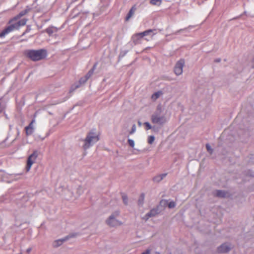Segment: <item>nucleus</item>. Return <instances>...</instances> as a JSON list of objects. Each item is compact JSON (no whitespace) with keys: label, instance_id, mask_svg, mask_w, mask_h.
Returning <instances> with one entry per match:
<instances>
[{"label":"nucleus","instance_id":"nucleus-2","mask_svg":"<svg viewBox=\"0 0 254 254\" xmlns=\"http://www.w3.org/2000/svg\"><path fill=\"white\" fill-rule=\"evenodd\" d=\"M99 140L98 135L95 132L94 130L89 131L86 135L85 139H83L84 143L82 147L84 150L89 149L92 146Z\"/></svg>","mask_w":254,"mask_h":254},{"label":"nucleus","instance_id":"nucleus-39","mask_svg":"<svg viewBox=\"0 0 254 254\" xmlns=\"http://www.w3.org/2000/svg\"><path fill=\"white\" fill-rule=\"evenodd\" d=\"M31 248H28V249H27L26 251H27V252L28 253H30L31 252Z\"/></svg>","mask_w":254,"mask_h":254},{"label":"nucleus","instance_id":"nucleus-1","mask_svg":"<svg viewBox=\"0 0 254 254\" xmlns=\"http://www.w3.org/2000/svg\"><path fill=\"white\" fill-rule=\"evenodd\" d=\"M25 55L33 62L41 61L47 56V51L44 49L38 50L29 49L24 52Z\"/></svg>","mask_w":254,"mask_h":254},{"label":"nucleus","instance_id":"nucleus-11","mask_svg":"<svg viewBox=\"0 0 254 254\" xmlns=\"http://www.w3.org/2000/svg\"><path fill=\"white\" fill-rule=\"evenodd\" d=\"M231 250L230 246L228 244H223L218 248L219 253H227Z\"/></svg>","mask_w":254,"mask_h":254},{"label":"nucleus","instance_id":"nucleus-20","mask_svg":"<svg viewBox=\"0 0 254 254\" xmlns=\"http://www.w3.org/2000/svg\"><path fill=\"white\" fill-rule=\"evenodd\" d=\"M144 194L143 193H142L140 196H139L138 200V205L139 206H142L144 202Z\"/></svg>","mask_w":254,"mask_h":254},{"label":"nucleus","instance_id":"nucleus-16","mask_svg":"<svg viewBox=\"0 0 254 254\" xmlns=\"http://www.w3.org/2000/svg\"><path fill=\"white\" fill-rule=\"evenodd\" d=\"M10 32H11V31L8 26H7L1 32H0V38H3L5 37L6 35L8 34Z\"/></svg>","mask_w":254,"mask_h":254},{"label":"nucleus","instance_id":"nucleus-5","mask_svg":"<svg viewBox=\"0 0 254 254\" xmlns=\"http://www.w3.org/2000/svg\"><path fill=\"white\" fill-rule=\"evenodd\" d=\"M27 21V18H23L18 21H17V20H13L12 18L8 21L9 25L8 26L11 32H12L15 30H18L21 26H24L26 24Z\"/></svg>","mask_w":254,"mask_h":254},{"label":"nucleus","instance_id":"nucleus-9","mask_svg":"<svg viewBox=\"0 0 254 254\" xmlns=\"http://www.w3.org/2000/svg\"><path fill=\"white\" fill-rule=\"evenodd\" d=\"M159 213L158 207L152 209L149 212L147 213L143 217L145 221L149 219V218L156 216Z\"/></svg>","mask_w":254,"mask_h":254},{"label":"nucleus","instance_id":"nucleus-14","mask_svg":"<svg viewBox=\"0 0 254 254\" xmlns=\"http://www.w3.org/2000/svg\"><path fill=\"white\" fill-rule=\"evenodd\" d=\"M28 11V9H26L20 11L17 15L13 18V20H17L18 19H20L21 17L27 13Z\"/></svg>","mask_w":254,"mask_h":254},{"label":"nucleus","instance_id":"nucleus-3","mask_svg":"<svg viewBox=\"0 0 254 254\" xmlns=\"http://www.w3.org/2000/svg\"><path fill=\"white\" fill-rule=\"evenodd\" d=\"M162 111L161 105L157 106L156 111L151 117V121L152 123L162 126L167 122L165 115L162 114Z\"/></svg>","mask_w":254,"mask_h":254},{"label":"nucleus","instance_id":"nucleus-18","mask_svg":"<svg viewBox=\"0 0 254 254\" xmlns=\"http://www.w3.org/2000/svg\"><path fill=\"white\" fill-rule=\"evenodd\" d=\"M214 194L219 197H224L226 195V192L223 190H217L215 191Z\"/></svg>","mask_w":254,"mask_h":254},{"label":"nucleus","instance_id":"nucleus-36","mask_svg":"<svg viewBox=\"0 0 254 254\" xmlns=\"http://www.w3.org/2000/svg\"><path fill=\"white\" fill-rule=\"evenodd\" d=\"M186 29H180L178 31H177L175 33V34H178L179 33H180L182 31H185Z\"/></svg>","mask_w":254,"mask_h":254},{"label":"nucleus","instance_id":"nucleus-40","mask_svg":"<svg viewBox=\"0 0 254 254\" xmlns=\"http://www.w3.org/2000/svg\"><path fill=\"white\" fill-rule=\"evenodd\" d=\"M138 125L139 126H141V123L140 121H138Z\"/></svg>","mask_w":254,"mask_h":254},{"label":"nucleus","instance_id":"nucleus-15","mask_svg":"<svg viewBox=\"0 0 254 254\" xmlns=\"http://www.w3.org/2000/svg\"><path fill=\"white\" fill-rule=\"evenodd\" d=\"M64 244V238H61L58 240H55L53 243V247L54 248H58L59 247L62 246Z\"/></svg>","mask_w":254,"mask_h":254},{"label":"nucleus","instance_id":"nucleus-17","mask_svg":"<svg viewBox=\"0 0 254 254\" xmlns=\"http://www.w3.org/2000/svg\"><path fill=\"white\" fill-rule=\"evenodd\" d=\"M135 9H136V8H135V6H132L130 8V9L129 10V12H128V13L126 17V20L127 21L128 20L130 19V18L133 15Z\"/></svg>","mask_w":254,"mask_h":254},{"label":"nucleus","instance_id":"nucleus-13","mask_svg":"<svg viewBox=\"0 0 254 254\" xmlns=\"http://www.w3.org/2000/svg\"><path fill=\"white\" fill-rule=\"evenodd\" d=\"M167 173H164L156 176L153 178V181L154 182L159 183L167 176Z\"/></svg>","mask_w":254,"mask_h":254},{"label":"nucleus","instance_id":"nucleus-10","mask_svg":"<svg viewBox=\"0 0 254 254\" xmlns=\"http://www.w3.org/2000/svg\"><path fill=\"white\" fill-rule=\"evenodd\" d=\"M35 121L34 119L32 120L28 126L25 127V133L27 136L31 135L34 131V127L33 124Z\"/></svg>","mask_w":254,"mask_h":254},{"label":"nucleus","instance_id":"nucleus-12","mask_svg":"<svg viewBox=\"0 0 254 254\" xmlns=\"http://www.w3.org/2000/svg\"><path fill=\"white\" fill-rule=\"evenodd\" d=\"M64 194H65V197H64V198L67 200H71L73 196V193L72 191H71L68 188L65 190H64Z\"/></svg>","mask_w":254,"mask_h":254},{"label":"nucleus","instance_id":"nucleus-7","mask_svg":"<svg viewBox=\"0 0 254 254\" xmlns=\"http://www.w3.org/2000/svg\"><path fill=\"white\" fill-rule=\"evenodd\" d=\"M38 155V151L35 150L28 157L26 167L27 171H29L30 170L32 165L35 162Z\"/></svg>","mask_w":254,"mask_h":254},{"label":"nucleus","instance_id":"nucleus-41","mask_svg":"<svg viewBox=\"0 0 254 254\" xmlns=\"http://www.w3.org/2000/svg\"><path fill=\"white\" fill-rule=\"evenodd\" d=\"M29 30H30V29H28L27 28V30H26L25 32H24V33H23V34H25V33H26V32H28L29 31Z\"/></svg>","mask_w":254,"mask_h":254},{"label":"nucleus","instance_id":"nucleus-8","mask_svg":"<svg viewBox=\"0 0 254 254\" xmlns=\"http://www.w3.org/2000/svg\"><path fill=\"white\" fill-rule=\"evenodd\" d=\"M184 64L185 61L183 59L180 60L176 63L174 67V72L177 75H180L182 74Z\"/></svg>","mask_w":254,"mask_h":254},{"label":"nucleus","instance_id":"nucleus-22","mask_svg":"<svg viewBox=\"0 0 254 254\" xmlns=\"http://www.w3.org/2000/svg\"><path fill=\"white\" fill-rule=\"evenodd\" d=\"M161 0H150V3L154 5H159L161 3Z\"/></svg>","mask_w":254,"mask_h":254},{"label":"nucleus","instance_id":"nucleus-33","mask_svg":"<svg viewBox=\"0 0 254 254\" xmlns=\"http://www.w3.org/2000/svg\"><path fill=\"white\" fill-rule=\"evenodd\" d=\"M83 192V188L81 187H79L77 190V193L78 195L81 194Z\"/></svg>","mask_w":254,"mask_h":254},{"label":"nucleus","instance_id":"nucleus-4","mask_svg":"<svg viewBox=\"0 0 254 254\" xmlns=\"http://www.w3.org/2000/svg\"><path fill=\"white\" fill-rule=\"evenodd\" d=\"M120 213V212L118 210L114 211L106 220L107 224L110 227H117L122 225L123 223L118 219Z\"/></svg>","mask_w":254,"mask_h":254},{"label":"nucleus","instance_id":"nucleus-34","mask_svg":"<svg viewBox=\"0 0 254 254\" xmlns=\"http://www.w3.org/2000/svg\"><path fill=\"white\" fill-rule=\"evenodd\" d=\"M88 79L84 76L80 78L79 82L80 83H84Z\"/></svg>","mask_w":254,"mask_h":254},{"label":"nucleus","instance_id":"nucleus-35","mask_svg":"<svg viewBox=\"0 0 254 254\" xmlns=\"http://www.w3.org/2000/svg\"><path fill=\"white\" fill-rule=\"evenodd\" d=\"M46 32H47L48 34H52V33H53V31H52V29H51V28H47V29H46Z\"/></svg>","mask_w":254,"mask_h":254},{"label":"nucleus","instance_id":"nucleus-27","mask_svg":"<svg viewBox=\"0 0 254 254\" xmlns=\"http://www.w3.org/2000/svg\"><path fill=\"white\" fill-rule=\"evenodd\" d=\"M206 149L207 150V151L210 153V154H212L213 153V149H212L211 146L209 144H206Z\"/></svg>","mask_w":254,"mask_h":254},{"label":"nucleus","instance_id":"nucleus-29","mask_svg":"<svg viewBox=\"0 0 254 254\" xmlns=\"http://www.w3.org/2000/svg\"><path fill=\"white\" fill-rule=\"evenodd\" d=\"M78 86H76L75 87H72L69 90V96L67 97V98H69L71 96L72 93L75 90V89L77 88Z\"/></svg>","mask_w":254,"mask_h":254},{"label":"nucleus","instance_id":"nucleus-25","mask_svg":"<svg viewBox=\"0 0 254 254\" xmlns=\"http://www.w3.org/2000/svg\"><path fill=\"white\" fill-rule=\"evenodd\" d=\"M160 94H161L160 92H155L152 95V99L154 100H156L158 98H159Z\"/></svg>","mask_w":254,"mask_h":254},{"label":"nucleus","instance_id":"nucleus-24","mask_svg":"<svg viewBox=\"0 0 254 254\" xmlns=\"http://www.w3.org/2000/svg\"><path fill=\"white\" fill-rule=\"evenodd\" d=\"M144 125L146 126V129L149 130L151 129H154L155 127H152L148 122H145Z\"/></svg>","mask_w":254,"mask_h":254},{"label":"nucleus","instance_id":"nucleus-28","mask_svg":"<svg viewBox=\"0 0 254 254\" xmlns=\"http://www.w3.org/2000/svg\"><path fill=\"white\" fill-rule=\"evenodd\" d=\"M155 137L153 135L149 136L148 139V142L149 144H151L154 141Z\"/></svg>","mask_w":254,"mask_h":254},{"label":"nucleus","instance_id":"nucleus-23","mask_svg":"<svg viewBox=\"0 0 254 254\" xmlns=\"http://www.w3.org/2000/svg\"><path fill=\"white\" fill-rule=\"evenodd\" d=\"M122 199H123L124 203L126 205H127L128 204V198H127V195L126 194L123 193V194H122Z\"/></svg>","mask_w":254,"mask_h":254},{"label":"nucleus","instance_id":"nucleus-21","mask_svg":"<svg viewBox=\"0 0 254 254\" xmlns=\"http://www.w3.org/2000/svg\"><path fill=\"white\" fill-rule=\"evenodd\" d=\"M168 201L166 199H162L160 201L159 205L158 207L159 206L162 207H165L166 206H168Z\"/></svg>","mask_w":254,"mask_h":254},{"label":"nucleus","instance_id":"nucleus-37","mask_svg":"<svg viewBox=\"0 0 254 254\" xmlns=\"http://www.w3.org/2000/svg\"><path fill=\"white\" fill-rule=\"evenodd\" d=\"M150 251L148 249L146 250L145 252H143L141 254H150Z\"/></svg>","mask_w":254,"mask_h":254},{"label":"nucleus","instance_id":"nucleus-19","mask_svg":"<svg viewBox=\"0 0 254 254\" xmlns=\"http://www.w3.org/2000/svg\"><path fill=\"white\" fill-rule=\"evenodd\" d=\"M96 64H95L93 67L88 72V73L85 75L86 78L88 79L93 75L94 71L96 68Z\"/></svg>","mask_w":254,"mask_h":254},{"label":"nucleus","instance_id":"nucleus-32","mask_svg":"<svg viewBox=\"0 0 254 254\" xmlns=\"http://www.w3.org/2000/svg\"><path fill=\"white\" fill-rule=\"evenodd\" d=\"M136 131V126L135 124H133L132 126L131 129L129 131V134H132L134 133Z\"/></svg>","mask_w":254,"mask_h":254},{"label":"nucleus","instance_id":"nucleus-6","mask_svg":"<svg viewBox=\"0 0 254 254\" xmlns=\"http://www.w3.org/2000/svg\"><path fill=\"white\" fill-rule=\"evenodd\" d=\"M154 31H155L154 29H149L143 32L139 33L134 35L132 37L133 42L134 43V44H137L138 43V41L141 38H143V36L148 35H154L155 34V33L154 32Z\"/></svg>","mask_w":254,"mask_h":254},{"label":"nucleus","instance_id":"nucleus-42","mask_svg":"<svg viewBox=\"0 0 254 254\" xmlns=\"http://www.w3.org/2000/svg\"><path fill=\"white\" fill-rule=\"evenodd\" d=\"M155 254H160V253H159V252H156L155 253Z\"/></svg>","mask_w":254,"mask_h":254},{"label":"nucleus","instance_id":"nucleus-31","mask_svg":"<svg viewBox=\"0 0 254 254\" xmlns=\"http://www.w3.org/2000/svg\"><path fill=\"white\" fill-rule=\"evenodd\" d=\"M127 142H128V144L131 147H134V142L133 141V140L131 139H128V140H127Z\"/></svg>","mask_w":254,"mask_h":254},{"label":"nucleus","instance_id":"nucleus-30","mask_svg":"<svg viewBox=\"0 0 254 254\" xmlns=\"http://www.w3.org/2000/svg\"><path fill=\"white\" fill-rule=\"evenodd\" d=\"M76 236V234H70L66 237H64V241H67L68 240V239H69L70 238H73V237H75Z\"/></svg>","mask_w":254,"mask_h":254},{"label":"nucleus","instance_id":"nucleus-38","mask_svg":"<svg viewBox=\"0 0 254 254\" xmlns=\"http://www.w3.org/2000/svg\"><path fill=\"white\" fill-rule=\"evenodd\" d=\"M215 61L216 62H217V63H219V62H220L221 61V59H217L215 60Z\"/></svg>","mask_w":254,"mask_h":254},{"label":"nucleus","instance_id":"nucleus-26","mask_svg":"<svg viewBox=\"0 0 254 254\" xmlns=\"http://www.w3.org/2000/svg\"><path fill=\"white\" fill-rule=\"evenodd\" d=\"M168 206L169 208H173L176 206V203L173 201H171L168 203Z\"/></svg>","mask_w":254,"mask_h":254}]
</instances>
